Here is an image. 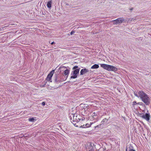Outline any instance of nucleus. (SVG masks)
I'll return each instance as SVG.
<instances>
[{
	"mask_svg": "<svg viewBox=\"0 0 151 151\" xmlns=\"http://www.w3.org/2000/svg\"><path fill=\"white\" fill-rule=\"evenodd\" d=\"M139 96L142 101L147 105L150 103V99L148 95L142 91H139Z\"/></svg>",
	"mask_w": 151,
	"mask_h": 151,
	"instance_id": "1",
	"label": "nucleus"
},
{
	"mask_svg": "<svg viewBox=\"0 0 151 151\" xmlns=\"http://www.w3.org/2000/svg\"><path fill=\"white\" fill-rule=\"evenodd\" d=\"M100 65L101 67L109 71H116L117 70L116 67L112 65L104 64H101Z\"/></svg>",
	"mask_w": 151,
	"mask_h": 151,
	"instance_id": "2",
	"label": "nucleus"
},
{
	"mask_svg": "<svg viewBox=\"0 0 151 151\" xmlns=\"http://www.w3.org/2000/svg\"><path fill=\"white\" fill-rule=\"evenodd\" d=\"M73 71L71 73L72 76L71 78H76L77 77V75L78 74L80 68L77 66H74L72 68Z\"/></svg>",
	"mask_w": 151,
	"mask_h": 151,
	"instance_id": "3",
	"label": "nucleus"
},
{
	"mask_svg": "<svg viewBox=\"0 0 151 151\" xmlns=\"http://www.w3.org/2000/svg\"><path fill=\"white\" fill-rule=\"evenodd\" d=\"M147 113L145 114H140V116L142 118L144 119L147 121H149L150 119V115L149 113L147 111Z\"/></svg>",
	"mask_w": 151,
	"mask_h": 151,
	"instance_id": "4",
	"label": "nucleus"
},
{
	"mask_svg": "<svg viewBox=\"0 0 151 151\" xmlns=\"http://www.w3.org/2000/svg\"><path fill=\"white\" fill-rule=\"evenodd\" d=\"M124 21V19L123 18H119L117 19L113 20L112 22L114 24H118L122 23Z\"/></svg>",
	"mask_w": 151,
	"mask_h": 151,
	"instance_id": "5",
	"label": "nucleus"
},
{
	"mask_svg": "<svg viewBox=\"0 0 151 151\" xmlns=\"http://www.w3.org/2000/svg\"><path fill=\"white\" fill-rule=\"evenodd\" d=\"M61 77V75L59 74H56L54 78L55 81L56 83H58L62 81Z\"/></svg>",
	"mask_w": 151,
	"mask_h": 151,
	"instance_id": "6",
	"label": "nucleus"
},
{
	"mask_svg": "<svg viewBox=\"0 0 151 151\" xmlns=\"http://www.w3.org/2000/svg\"><path fill=\"white\" fill-rule=\"evenodd\" d=\"M54 71L55 70H53L48 74L46 78V80L47 81H50V82H52L51 78L52 76Z\"/></svg>",
	"mask_w": 151,
	"mask_h": 151,
	"instance_id": "7",
	"label": "nucleus"
},
{
	"mask_svg": "<svg viewBox=\"0 0 151 151\" xmlns=\"http://www.w3.org/2000/svg\"><path fill=\"white\" fill-rule=\"evenodd\" d=\"M72 116H73V122H78L79 121L80 119L78 118L79 116H78V117L76 114H72Z\"/></svg>",
	"mask_w": 151,
	"mask_h": 151,
	"instance_id": "8",
	"label": "nucleus"
},
{
	"mask_svg": "<svg viewBox=\"0 0 151 151\" xmlns=\"http://www.w3.org/2000/svg\"><path fill=\"white\" fill-rule=\"evenodd\" d=\"M92 116L93 118L94 119L97 120L98 119L97 116V113H96L93 112L92 113Z\"/></svg>",
	"mask_w": 151,
	"mask_h": 151,
	"instance_id": "9",
	"label": "nucleus"
},
{
	"mask_svg": "<svg viewBox=\"0 0 151 151\" xmlns=\"http://www.w3.org/2000/svg\"><path fill=\"white\" fill-rule=\"evenodd\" d=\"M88 70L86 68H83L80 71V75H82L85 74L86 73L88 72Z\"/></svg>",
	"mask_w": 151,
	"mask_h": 151,
	"instance_id": "10",
	"label": "nucleus"
},
{
	"mask_svg": "<svg viewBox=\"0 0 151 151\" xmlns=\"http://www.w3.org/2000/svg\"><path fill=\"white\" fill-rule=\"evenodd\" d=\"M93 144L91 143L90 142H88L87 144V146L86 147V149L87 150V148H88L89 149L93 148Z\"/></svg>",
	"mask_w": 151,
	"mask_h": 151,
	"instance_id": "11",
	"label": "nucleus"
},
{
	"mask_svg": "<svg viewBox=\"0 0 151 151\" xmlns=\"http://www.w3.org/2000/svg\"><path fill=\"white\" fill-rule=\"evenodd\" d=\"M92 124L91 123L90 124H89L88 123L86 124L85 125L84 124L83 125H81L80 126L81 127H82L83 128H86L87 127H90L91 126Z\"/></svg>",
	"mask_w": 151,
	"mask_h": 151,
	"instance_id": "12",
	"label": "nucleus"
},
{
	"mask_svg": "<svg viewBox=\"0 0 151 151\" xmlns=\"http://www.w3.org/2000/svg\"><path fill=\"white\" fill-rule=\"evenodd\" d=\"M108 120L106 118H104L101 122V125H104L105 124H106L108 122Z\"/></svg>",
	"mask_w": 151,
	"mask_h": 151,
	"instance_id": "13",
	"label": "nucleus"
},
{
	"mask_svg": "<svg viewBox=\"0 0 151 151\" xmlns=\"http://www.w3.org/2000/svg\"><path fill=\"white\" fill-rule=\"evenodd\" d=\"M70 71L68 69H66L63 72V74L65 75H68V76L69 73Z\"/></svg>",
	"mask_w": 151,
	"mask_h": 151,
	"instance_id": "14",
	"label": "nucleus"
},
{
	"mask_svg": "<svg viewBox=\"0 0 151 151\" xmlns=\"http://www.w3.org/2000/svg\"><path fill=\"white\" fill-rule=\"evenodd\" d=\"M99 68V65L96 64H95L93 65L91 67V68L92 69H96V68Z\"/></svg>",
	"mask_w": 151,
	"mask_h": 151,
	"instance_id": "15",
	"label": "nucleus"
},
{
	"mask_svg": "<svg viewBox=\"0 0 151 151\" xmlns=\"http://www.w3.org/2000/svg\"><path fill=\"white\" fill-rule=\"evenodd\" d=\"M51 1H48L47 3V6L49 8H50L51 7Z\"/></svg>",
	"mask_w": 151,
	"mask_h": 151,
	"instance_id": "16",
	"label": "nucleus"
},
{
	"mask_svg": "<svg viewBox=\"0 0 151 151\" xmlns=\"http://www.w3.org/2000/svg\"><path fill=\"white\" fill-rule=\"evenodd\" d=\"M28 120L29 121L31 122H34L36 120V119H34V118H30Z\"/></svg>",
	"mask_w": 151,
	"mask_h": 151,
	"instance_id": "17",
	"label": "nucleus"
},
{
	"mask_svg": "<svg viewBox=\"0 0 151 151\" xmlns=\"http://www.w3.org/2000/svg\"><path fill=\"white\" fill-rule=\"evenodd\" d=\"M87 151H93L94 150L93 148L92 149H89L88 148H87V149L86 150Z\"/></svg>",
	"mask_w": 151,
	"mask_h": 151,
	"instance_id": "18",
	"label": "nucleus"
},
{
	"mask_svg": "<svg viewBox=\"0 0 151 151\" xmlns=\"http://www.w3.org/2000/svg\"><path fill=\"white\" fill-rule=\"evenodd\" d=\"M134 95L138 98H139V92H138V94L134 93Z\"/></svg>",
	"mask_w": 151,
	"mask_h": 151,
	"instance_id": "19",
	"label": "nucleus"
},
{
	"mask_svg": "<svg viewBox=\"0 0 151 151\" xmlns=\"http://www.w3.org/2000/svg\"><path fill=\"white\" fill-rule=\"evenodd\" d=\"M137 20V18H136L134 19L133 18L131 19V21H134V20Z\"/></svg>",
	"mask_w": 151,
	"mask_h": 151,
	"instance_id": "20",
	"label": "nucleus"
},
{
	"mask_svg": "<svg viewBox=\"0 0 151 151\" xmlns=\"http://www.w3.org/2000/svg\"><path fill=\"white\" fill-rule=\"evenodd\" d=\"M102 125L101 124H100L98 125H97L95 127V128H100L101 127V126Z\"/></svg>",
	"mask_w": 151,
	"mask_h": 151,
	"instance_id": "21",
	"label": "nucleus"
},
{
	"mask_svg": "<svg viewBox=\"0 0 151 151\" xmlns=\"http://www.w3.org/2000/svg\"><path fill=\"white\" fill-rule=\"evenodd\" d=\"M75 33V31H72L70 33V34L71 35H72L73 34H74V33Z\"/></svg>",
	"mask_w": 151,
	"mask_h": 151,
	"instance_id": "22",
	"label": "nucleus"
},
{
	"mask_svg": "<svg viewBox=\"0 0 151 151\" xmlns=\"http://www.w3.org/2000/svg\"><path fill=\"white\" fill-rule=\"evenodd\" d=\"M45 104V102H43L42 103V106H44Z\"/></svg>",
	"mask_w": 151,
	"mask_h": 151,
	"instance_id": "23",
	"label": "nucleus"
},
{
	"mask_svg": "<svg viewBox=\"0 0 151 151\" xmlns=\"http://www.w3.org/2000/svg\"><path fill=\"white\" fill-rule=\"evenodd\" d=\"M129 151H135L133 149H130L129 150Z\"/></svg>",
	"mask_w": 151,
	"mask_h": 151,
	"instance_id": "24",
	"label": "nucleus"
},
{
	"mask_svg": "<svg viewBox=\"0 0 151 151\" xmlns=\"http://www.w3.org/2000/svg\"><path fill=\"white\" fill-rule=\"evenodd\" d=\"M134 104L135 105L136 104V102L135 101H134L133 102Z\"/></svg>",
	"mask_w": 151,
	"mask_h": 151,
	"instance_id": "25",
	"label": "nucleus"
},
{
	"mask_svg": "<svg viewBox=\"0 0 151 151\" xmlns=\"http://www.w3.org/2000/svg\"><path fill=\"white\" fill-rule=\"evenodd\" d=\"M54 43H55V42H52V43H51V44L52 45H53Z\"/></svg>",
	"mask_w": 151,
	"mask_h": 151,
	"instance_id": "26",
	"label": "nucleus"
},
{
	"mask_svg": "<svg viewBox=\"0 0 151 151\" xmlns=\"http://www.w3.org/2000/svg\"><path fill=\"white\" fill-rule=\"evenodd\" d=\"M66 68V67H65V66H63L62 67H60V68H59V69H60V68Z\"/></svg>",
	"mask_w": 151,
	"mask_h": 151,
	"instance_id": "27",
	"label": "nucleus"
},
{
	"mask_svg": "<svg viewBox=\"0 0 151 151\" xmlns=\"http://www.w3.org/2000/svg\"><path fill=\"white\" fill-rule=\"evenodd\" d=\"M133 9V8H131V9H130V10H132Z\"/></svg>",
	"mask_w": 151,
	"mask_h": 151,
	"instance_id": "28",
	"label": "nucleus"
},
{
	"mask_svg": "<svg viewBox=\"0 0 151 151\" xmlns=\"http://www.w3.org/2000/svg\"><path fill=\"white\" fill-rule=\"evenodd\" d=\"M140 104H142V102H140Z\"/></svg>",
	"mask_w": 151,
	"mask_h": 151,
	"instance_id": "29",
	"label": "nucleus"
},
{
	"mask_svg": "<svg viewBox=\"0 0 151 151\" xmlns=\"http://www.w3.org/2000/svg\"><path fill=\"white\" fill-rule=\"evenodd\" d=\"M73 124H74L75 125V124H74V123H73Z\"/></svg>",
	"mask_w": 151,
	"mask_h": 151,
	"instance_id": "30",
	"label": "nucleus"
}]
</instances>
